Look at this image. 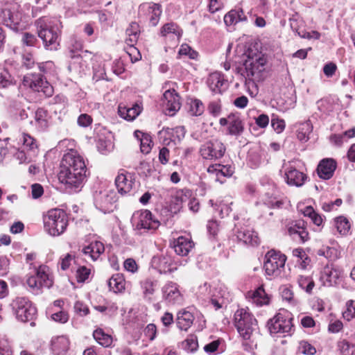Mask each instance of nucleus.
Returning <instances> with one entry per match:
<instances>
[{
	"label": "nucleus",
	"instance_id": "nucleus-48",
	"mask_svg": "<svg viewBox=\"0 0 355 355\" xmlns=\"http://www.w3.org/2000/svg\"><path fill=\"white\" fill-rule=\"evenodd\" d=\"M184 345L187 351L189 352H195L198 347L197 337L194 335H189L185 340Z\"/></svg>",
	"mask_w": 355,
	"mask_h": 355
},
{
	"label": "nucleus",
	"instance_id": "nucleus-38",
	"mask_svg": "<svg viewBox=\"0 0 355 355\" xmlns=\"http://www.w3.org/2000/svg\"><path fill=\"white\" fill-rule=\"evenodd\" d=\"M334 226L341 235L347 234L350 229V223L347 218L340 216L334 219Z\"/></svg>",
	"mask_w": 355,
	"mask_h": 355
},
{
	"label": "nucleus",
	"instance_id": "nucleus-32",
	"mask_svg": "<svg viewBox=\"0 0 355 355\" xmlns=\"http://www.w3.org/2000/svg\"><path fill=\"white\" fill-rule=\"evenodd\" d=\"M236 236L239 240L246 244L254 245L259 243L257 234L247 227H242L240 230H238L236 232Z\"/></svg>",
	"mask_w": 355,
	"mask_h": 355
},
{
	"label": "nucleus",
	"instance_id": "nucleus-60",
	"mask_svg": "<svg viewBox=\"0 0 355 355\" xmlns=\"http://www.w3.org/2000/svg\"><path fill=\"white\" fill-rule=\"evenodd\" d=\"M90 274V270L83 266L77 270L76 277L78 282H85Z\"/></svg>",
	"mask_w": 355,
	"mask_h": 355
},
{
	"label": "nucleus",
	"instance_id": "nucleus-44",
	"mask_svg": "<svg viewBox=\"0 0 355 355\" xmlns=\"http://www.w3.org/2000/svg\"><path fill=\"white\" fill-rule=\"evenodd\" d=\"M141 286L144 297L150 298L155 292L156 283L151 279H146L141 282Z\"/></svg>",
	"mask_w": 355,
	"mask_h": 355
},
{
	"label": "nucleus",
	"instance_id": "nucleus-58",
	"mask_svg": "<svg viewBox=\"0 0 355 355\" xmlns=\"http://www.w3.org/2000/svg\"><path fill=\"white\" fill-rule=\"evenodd\" d=\"M295 30L298 35L302 38L318 40L320 37V34L315 31L306 32L304 31H299L297 28Z\"/></svg>",
	"mask_w": 355,
	"mask_h": 355
},
{
	"label": "nucleus",
	"instance_id": "nucleus-34",
	"mask_svg": "<svg viewBox=\"0 0 355 355\" xmlns=\"http://www.w3.org/2000/svg\"><path fill=\"white\" fill-rule=\"evenodd\" d=\"M108 286L114 293L123 292L125 289V279L120 274L114 275L109 279Z\"/></svg>",
	"mask_w": 355,
	"mask_h": 355
},
{
	"label": "nucleus",
	"instance_id": "nucleus-31",
	"mask_svg": "<svg viewBox=\"0 0 355 355\" xmlns=\"http://www.w3.org/2000/svg\"><path fill=\"white\" fill-rule=\"evenodd\" d=\"M189 191H184L183 190H179L175 193L170 204V210L171 212L177 213L181 209L183 203L189 199Z\"/></svg>",
	"mask_w": 355,
	"mask_h": 355
},
{
	"label": "nucleus",
	"instance_id": "nucleus-37",
	"mask_svg": "<svg viewBox=\"0 0 355 355\" xmlns=\"http://www.w3.org/2000/svg\"><path fill=\"white\" fill-rule=\"evenodd\" d=\"M34 124L40 130L46 129L49 125L48 113L42 108H39L35 112Z\"/></svg>",
	"mask_w": 355,
	"mask_h": 355
},
{
	"label": "nucleus",
	"instance_id": "nucleus-42",
	"mask_svg": "<svg viewBox=\"0 0 355 355\" xmlns=\"http://www.w3.org/2000/svg\"><path fill=\"white\" fill-rule=\"evenodd\" d=\"M313 127L310 122L301 123L297 130V137L302 141H306L312 132Z\"/></svg>",
	"mask_w": 355,
	"mask_h": 355
},
{
	"label": "nucleus",
	"instance_id": "nucleus-63",
	"mask_svg": "<svg viewBox=\"0 0 355 355\" xmlns=\"http://www.w3.org/2000/svg\"><path fill=\"white\" fill-rule=\"evenodd\" d=\"M37 41L36 37L32 33H25L22 37L23 43L27 46H33Z\"/></svg>",
	"mask_w": 355,
	"mask_h": 355
},
{
	"label": "nucleus",
	"instance_id": "nucleus-14",
	"mask_svg": "<svg viewBox=\"0 0 355 355\" xmlns=\"http://www.w3.org/2000/svg\"><path fill=\"white\" fill-rule=\"evenodd\" d=\"M219 123L222 126L227 125V134L239 137L244 131V124L237 114L231 113L227 117L220 118Z\"/></svg>",
	"mask_w": 355,
	"mask_h": 355
},
{
	"label": "nucleus",
	"instance_id": "nucleus-51",
	"mask_svg": "<svg viewBox=\"0 0 355 355\" xmlns=\"http://www.w3.org/2000/svg\"><path fill=\"white\" fill-rule=\"evenodd\" d=\"M347 309L343 312L344 318L349 321L355 317V301L349 300L347 302Z\"/></svg>",
	"mask_w": 355,
	"mask_h": 355
},
{
	"label": "nucleus",
	"instance_id": "nucleus-17",
	"mask_svg": "<svg viewBox=\"0 0 355 355\" xmlns=\"http://www.w3.org/2000/svg\"><path fill=\"white\" fill-rule=\"evenodd\" d=\"M139 24L136 22H132L130 24L129 27L126 29V35H127V43L131 46L129 52L130 56L132 55V53H137V55L135 57L134 60L131 58L132 61L136 62L141 59V56L139 52L133 47V44L137 41L139 36Z\"/></svg>",
	"mask_w": 355,
	"mask_h": 355
},
{
	"label": "nucleus",
	"instance_id": "nucleus-20",
	"mask_svg": "<svg viewBox=\"0 0 355 355\" xmlns=\"http://www.w3.org/2000/svg\"><path fill=\"white\" fill-rule=\"evenodd\" d=\"M143 107L141 103H136L131 106H126L123 104H120L118 107L119 115L129 121L135 120L138 116L141 111Z\"/></svg>",
	"mask_w": 355,
	"mask_h": 355
},
{
	"label": "nucleus",
	"instance_id": "nucleus-13",
	"mask_svg": "<svg viewBox=\"0 0 355 355\" xmlns=\"http://www.w3.org/2000/svg\"><path fill=\"white\" fill-rule=\"evenodd\" d=\"M60 167L68 168L85 175L86 165L83 158L74 150L65 153L62 159Z\"/></svg>",
	"mask_w": 355,
	"mask_h": 355
},
{
	"label": "nucleus",
	"instance_id": "nucleus-40",
	"mask_svg": "<svg viewBox=\"0 0 355 355\" xmlns=\"http://www.w3.org/2000/svg\"><path fill=\"white\" fill-rule=\"evenodd\" d=\"M188 112L191 116H200L203 114L205 107L201 101L198 99H191L187 103Z\"/></svg>",
	"mask_w": 355,
	"mask_h": 355
},
{
	"label": "nucleus",
	"instance_id": "nucleus-23",
	"mask_svg": "<svg viewBox=\"0 0 355 355\" xmlns=\"http://www.w3.org/2000/svg\"><path fill=\"white\" fill-rule=\"evenodd\" d=\"M140 10L147 12L153 26H156L158 24L162 14L160 5L154 3H145L140 6Z\"/></svg>",
	"mask_w": 355,
	"mask_h": 355
},
{
	"label": "nucleus",
	"instance_id": "nucleus-1",
	"mask_svg": "<svg viewBox=\"0 0 355 355\" xmlns=\"http://www.w3.org/2000/svg\"><path fill=\"white\" fill-rule=\"evenodd\" d=\"M243 75L247 79L246 85H251L253 92L251 94H257L256 82L263 80L267 76L266 64L267 59L265 55L259 51L254 46H249L243 53Z\"/></svg>",
	"mask_w": 355,
	"mask_h": 355
},
{
	"label": "nucleus",
	"instance_id": "nucleus-46",
	"mask_svg": "<svg viewBox=\"0 0 355 355\" xmlns=\"http://www.w3.org/2000/svg\"><path fill=\"white\" fill-rule=\"evenodd\" d=\"M21 141H23L24 148L26 150L33 152V155H35V150L37 149V144L35 139L29 135L24 133L21 136Z\"/></svg>",
	"mask_w": 355,
	"mask_h": 355
},
{
	"label": "nucleus",
	"instance_id": "nucleus-30",
	"mask_svg": "<svg viewBox=\"0 0 355 355\" xmlns=\"http://www.w3.org/2000/svg\"><path fill=\"white\" fill-rule=\"evenodd\" d=\"M105 251V247L101 241H93L83 249V252L88 255L92 261H96Z\"/></svg>",
	"mask_w": 355,
	"mask_h": 355
},
{
	"label": "nucleus",
	"instance_id": "nucleus-3",
	"mask_svg": "<svg viewBox=\"0 0 355 355\" xmlns=\"http://www.w3.org/2000/svg\"><path fill=\"white\" fill-rule=\"evenodd\" d=\"M38 37L46 50H57L61 34V23L55 19L42 17L35 22Z\"/></svg>",
	"mask_w": 355,
	"mask_h": 355
},
{
	"label": "nucleus",
	"instance_id": "nucleus-27",
	"mask_svg": "<svg viewBox=\"0 0 355 355\" xmlns=\"http://www.w3.org/2000/svg\"><path fill=\"white\" fill-rule=\"evenodd\" d=\"M305 175L293 167L286 168L285 171V179L289 185L300 187L305 180Z\"/></svg>",
	"mask_w": 355,
	"mask_h": 355
},
{
	"label": "nucleus",
	"instance_id": "nucleus-61",
	"mask_svg": "<svg viewBox=\"0 0 355 355\" xmlns=\"http://www.w3.org/2000/svg\"><path fill=\"white\" fill-rule=\"evenodd\" d=\"M12 84L11 76L7 71L0 73V86L5 88Z\"/></svg>",
	"mask_w": 355,
	"mask_h": 355
},
{
	"label": "nucleus",
	"instance_id": "nucleus-56",
	"mask_svg": "<svg viewBox=\"0 0 355 355\" xmlns=\"http://www.w3.org/2000/svg\"><path fill=\"white\" fill-rule=\"evenodd\" d=\"M280 292L282 298L288 302H293L294 294L293 291L288 286H282L280 287Z\"/></svg>",
	"mask_w": 355,
	"mask_h": 355
},
{
	"label": "nucleus",
	"instance_id": "nucleus-39",
	"mask_svg": "<svg viewBox=\"0 0 355 355\" xmlns=\"http://www.w3.org/2000/svg\"><path fill=\"white\" fill-rule=\"evenodd\" d=\"M297 282L301 288L307 293H311L315 286V283L310 276L300 274L297 277Z\"/></svg>",
	"mask_w": 355,
	"mask_h": 355
},
{
	"label": "nucleus",
	"instance_id": "nucleus-33",
	"mask_svg": "<svg viewBox=\"0 0 355 355\" xmlns=\"http://www.w3.org/2000/svg\"><path fill=\"white\" fill-rule=\"evenodd\" d=\"M194 320L193 314L186 310L179 311L177 317L178 327L183 331H187L192 325Z\"/></svg>",
	"mask_w": 355,
	"mask_h": 355
},
{
	"label": "nucleus",
	"instance_id": "nucleus-36",
	"mask_svg": "<svg viewBox=\"0 0 355 355\" xmlns=\"http://www.w3.org/2000/svg\"><path fill=\"white\" fill-rule=\"evenodd\" d=\"M246 17L242 10H232L224 17V22L227 26H232L241 21L245 20Z\"/></svg>",
	"mask_w": 355,
	"mask_h": 355
},
{
	"label": "nucleus",
	"instance_id": "nucleus-22",
	"mask_svg": "<svg viewBox=\"0 0 355 355\" xmlns=\"http://www.w3.org/2000/svg\"><path fill=\"white\" fill-rule=\"evenodd\" d=\"M172 245L176 254L180 256L187 255L193 247V241L184 236L174 239Z\"/></svg>",
	"mask_w": 355,
	"mask_h": 355
},
{
	"label": "nucleus",
	"instance_id": "nucleus-28",
	"mask_svg": "<svg viewBox=\"0 0 355 355\" xmlns=\"http://www.w3.org/2000/svg\"><path fill=\"white\" fill-rule=\"evenodd\" d=\"M288 232L295 240L298 239L304 242L309 239V234L304 227L303 221H298L291 224L288 227Z\"/></svg>",
	"mask_w": 355,
	"mask_h": 355
},
{
	"label": "nucleus",
	"instance_id": "nucleus-5",
	"mask_svg": "<svg viewBox=\"0 0 355 355\" xmlns=\"http://www.w3.org/2000/svg\"><path fill=\"white\" fill-rule=\"evenodd\" d=\"M270 334L277 336H291L294 331L293 318L287 312H281L276 314L268 322Z\"/></svg>",
	"mask_w": 355,
	"mask_h": 355
},
{
	"label": "nucleus",
	"instance_id": "nucleus-43",
	"mask_svg": "<svg viewBox=\"0 0 355 355\" xmlns=\"http://www.w3.org/2000/svg\"><path fill=\"white\" fill-rule=\"evenodd\" d=\"M293 255L297 258V262L300 264V267L304 270L310 263L311 259L306 252L302 248H295L292 252Z\"/></svg>",
	"mask_w": 355,
	"mask_h": 355
},
{
	"label": "nucleus",
	"instance_id": "nucleus-6",
	"mask_svg": "<svg viewBox=\"0 0 355 355\" xmlns=\"http://www.w3.org/2000/svg\"><path fill=\"white\" fill-rule=\"evenodd\" d=\"M0 16L5 25L13 31H17L22 28L21 24L23 15L18 3L15 2L5 3Z\"/></svg>",
	"mask_w": 355,
	"mask_h": 355
},
{
	"label": "nucleus",
	"instance_id": "nucleus-19",
	"mask_svg": "<svg viewBox=\"0 0 355 355\" xmlns=\"http://www.w3.org/2000/svg\"><path fill=\"white\" fill-rule=\"evenodd\" d=\"M163 297L171 304L180 303L182 295L176 283L170 282L162 288Z\"/></svg>",
	"mask_w": 355,
	"mask_h": 355
},
{
	"label": "nucleus",
	"instance_id": "nucleus-9",
	"mask_svg": "<svg viewBox=\"0 0 355 355\" xmlns=\"http://www.w3.org/2000/svg\"><path fill=\"white\" fill-rule=\"evenodd\" d=\"M132 223L139 234L150 230H156L159 225V221L153 219L152 214L148 210L135 212L132 217Z\"/></svg>",
	"mask_w": 355,
	"mask_h": 355
},
{
	"label": "nucleus",
	"instance_id": "nucleus-26",
	"mask_svg": "<svg viewBox=\"0 0 355 355\" xmlns=\"http://www.w3.org/2000/svg\"><path fill=\"white\" fill-rule=\"evenodd\" d=\"M246 297L250 302L257 306H263L268 304L269 302V297L262 286L257 288L254 291L248 292Z\"/></svg>",
	"mask_w": 355,
	"mask_h": 355
},
{
	"label": "nucleus",
	"instance_id": "nucleus-52",
	"mask_svg": "<svg viewBox=\"0 0 355 355\" xmlns=\"http://www.w3.org/2000/svg\"><path fill=\"white\" fill-rule=\"evenodd\" d=\"M140 148L143 153H148L151 150V138L148 134H145L140 139Z\"/></svg>",
	"mask_w": 355,
	"mask_h": 355
},
{
	"label": "nucleus",
	"instance_id": "nucleus-45",
	"mask_svg": "<svg viewBox=\"0 0 355 355\" xmlns=\"http://www.w3.org/2000/svg\"><path fill=\"white\" fill-rule=\"evenodd\" d=\"M319 256H323L329 260H336L338 257V252L337 249L329 246H323L318 251Z\"/></svg>",
	"mask_w": 355,
	"mask_h": 355
},
{
	"label": "nucleus",
	"instance_id": "nucleus-8",
	"mask_svg": "<svg viewBox=\"0 0 355 355\" xmlns=\"http://www.w3.org/2000/svg\"><path fill=\"white\" fill-rule=\"evenodd\" d=\"M22 85L33 92H42L46 96H51L53 94V87L40 73H27L22 80Z\"/></svg>",
	"mask_w": 355,
	"mask_h": 355
},
{
	"label": "nucleus",
	"instance_id": "nucleus-64",
	"mask_svg": "<svg viewBox=\"0 0 355 355\" xmlns=\"http://www.w3.org/2000/svg\"><path fill=\"white\" fill-rule=\"evenodd\" d=\"M92 117L87 114H80L78 118V124L82 127H87L92 123Z\"/></svg>",
	"mask_w": 355,
	"mask_h": 355
},
{
	"label": "nucleus",
	"instance_id": "nucleus-49",
	"mask_svg": "<svg viewBox=\"0 0 355 355\" xmlns=\"http://www.w3.org/2000/svg\"><path fill=\"white\" fill-rule=\"evenodd\" d=\"M178 55L180 56L186 55L190 59L194 60L197 58L198 53L196 51L193 50L188 44H183L179 49Z\"/></svg>",
	"mask_w": 355,
	"mask_h": 355
},
{
	"label": "nucleus",
	"instance_id": "nucleus-11",
	"mask_svg": "<svg viewBox=\"0 0 355 355\" xmlns=\"http://www.w3.org/2000/svg\"><path fill=\"white\" fill-rule=\"evenodd\" d=\"M226 148L218 139L207 141L200 148V154L202 159L208 160L218 159L223 157Z\"/></svg>",
	"mask_w": 355,
	"mask_h": 355
},
{
	"label": "nucleus",
	"instance_id": "nucleus-21",
	"mask_svg": "<svg viewBox=\"0 0 355 355\" xmlns=\"http://www.w3.org/2000/svg\"><path fill=\"white\" fill-rule=\"evenodd\" d=\"M336 168V162L333 159L327 158L319 163L317 171L320 178L329 180L333 176Z\"/></svg>",
	"mask_w": 355,
	"mask_h": 355
},
{
	"label": "nucleus",
	"instance_id": "nucleus-47",
	"mask_svg": "<svg viewBox=\"0 0 355 355\" xmlns=\"http://www.w3.org/2000/svg\"><path fill=\"white\" fill-rule=\"evenodd\" d=\"M298 350L304 355H314L316 353L315 347L306 340H302L299 343Z\"/></svg>",
	"mask_w": 355,
	"mask_h": 355
},
{
	"label": "nucleus",
	"instance_id": "nucleus-53",
	"mask_svg": "<svg viewBox=\"0 0 355 355\" xmlns=\"http://www.w3.org/2000/svg\"><path fill=\"white\" fill-rule=\"evenodd\" d=\"M271 125L277 133H281L284 130L286 124L284 120L273 115L271 119Z\"/></svg>",
	"mask_w": 355,
	"mask_h": 355
},
{
	"label": "nucleus",
	"instance_id": "nucleus-16",
	"mask_svg": "<svg viewBox=\"0 0 355 355\" xmlns=\"http://www.w3.org/2000/svg\"><path fill=\"white\" fill-rule=\"evenodd\" d=\"M341 276L342 271L340 269L326 266L321 272L320 279L323 286H331L339 282Z\"/></svg>",
	"mask_w": 355,
	"mask_h": 355
},
{
	"label": "nucleus",
	"instance_id": "nucleus-18",
	"mask_svg": "<svg viewBox=\"0 0 355 355\" xmlns=\"http://www.w3.org/2000/svg\"><path fill=\"white\" fill-rule=\"evenodd\" d=\"M163 104L169 115H173L180 108V96L174 89L167 90L163 95Z\"/></svg>",
	"mask_w": 355,
	"mask_h": 355
},
{
	"label": "nucleus",
	"instance_id": "nucleus-4",
	"mask_svg": "<svg viewBox=\"0 0 355 355\" xmlns=\"http://www.w3.org/2000/svg\"><path fill=\"white\" fill-rule=\"evenodd\" d=\"M45 232L52 236L62 234L68 226V217L66 212L60 209L49 210L43 216Z\"/></svg>",
	"mask_w": 355,
	"mask_h": 355
},
{
	"label": "nucleus",
	"instance_id": "nucleus-55",
	"mask_svg": "<svg viewBox=\"0 0 355 355\" xmlns=\"http://www.w3.org/2000/svg\"><path fill=\"white\" fill-rule=\"evenodd\" d=\"M74 261V256L71 254H67L60 259V268L63 270H66L69 268L72 262Z\"/></svg>",
	"mask_w": 355,
	"mask_h": 355
},
{
	"label": "nucleus",
	"instance_id": "nucleus-25",
	"mask_svg": "<svg viewBox=\"0 0 355 355\" xmlns=\"http://www.w3.org/2000/svg\"><path fill=\"white\" fill-rule=\"evenodd\" d=\"M115 184L120 193L125 194L129 193L132 190L133 185L131 175L124 173H119L116 178Z\"/></svg>",
	"mask_w": 355,
	"mask_h": 355
},
{
	"label": "nucleus",
	"instance_id": "nucleus-54",
	"mask_svg": "<svg viewBox=\"0 0 355 355\" xmlns=\"http://www.w3.org/2000/svg\"><path fill=\"white\" fill-rule=\"evenodd\" d=\"M208 112L214 116H218L221 112V104L219 101H213L208 105Z\"/></svg>",
	"mask_w": 355,
	"mask_h": 355
},
{
	"label": "nucleus",
	"instance_id": "nucleus-29",
	"mask_svg": "<svg viewBox=\"0 0 355 355\" xmlns=\"http://www.w3.org/2000/svg\"><path fill=\"white\" fill-rule=\"evenodd\" d=\"M182 31L174 23L164 24L160 31L162 37L168 38L175 42L178 41L182 36Z\"/></svg>",
	"mask_w": 355,
	"mask_h": 355
},
{
	"label": "nucleus",
	"instance_id": "nucleus-41",
	"mask_svg": "<svg viewBox=\"0 0 355 355\" xmlns=\"http://www.w3.org/2000/svg\"><path fill=\"white\" fill-rule=\"evenodd\" d=\"M94 338L96 342L103 347H109L112 343V338L110 335L105 334L102 329H98L93 333Z\"/></svg>",
	"mask_w": 355,
	"mask_h": 355
},
{
	"label": "nucleus",
	"instance_id": "nucleus-24",
	"mask_svg": "<svg viewBox=\"0 0 355 355\" xmlns=\"http://www.w3.org/2000/svg\"><path fill=\"white\" fill-rule=\"evenodd\" d=\"M69 345L70 341L65 336L54 337L51 340V349L55 355H65Z\"/></svg>",
	"mask_w": 355,
	"mask_h": 355
},
{
	"label": "nucleus",
	"instance_id": "nucleus-7",
	"mask_svg": "<svg viewBox=\"0 0 355 355\" xmlns=\"http://www.w3.org/2000/svg\"><path fill=\"white\" fill-rule=\"evenodd\" d=\"M286 257L279 251L271 250L265 255L263 268L271 277H278L284 268Z\"/></svg>",
	"mask_w": 355,
	"mask_h": 355
},
{
	"label": "nucleus",
	"instance_id": "nucleus-57",
	"mask_svg": "<svg viewBox=\"0 0 355 355\" xmlns=\"http://www.w3.org/2000/svg\"><path fill=\"white\" fill-rule=\"evenodd\" d=\"M51 318L56 322L61 324L66 323L69 320V315L67 312L60 311L59 312L52 314Z\"/></svg>",
	"mask_w": 355,
	"mask_h": 355
},
{
	"label": "nucleus",
	"instance_id": "nucleus-59",
	"mask_svg": "<svg viewBox=\"0 0 355 355\" xmlns=\"http://www.w3.org/2000/svg\"><path fill=\"white\" fill-rule=\"evenodd\" d=\"M10 261L7 257L0 255V276L6 275L9 268Z\"/></svg>",
	"mask_w": 355,
	"mask_h": 355
},
{
	"label": "nucleus",
	"instance_id": "nucleus-15",
	"mask_svg": "<svg viewBox=\"0 0 355 355\" xmlns=\"http://www.w3.org/2000/svg\"><path fill=\"white\" fill-rule=\"evenodd\" d=\"M26 283L35 292L39 291L43 287L49 288L52 285V281L50 279L44 266H40L37 270L35 275L28 277Z\"/></svg>",
	"mask_w": 355,
	"mask_h": 355
},
{
	"label": "nucleus",
	"instance_id": "nucleus-10",
	"mask_svg": "<svg viewBox=\"0 0 355 355\" xmlns=\"http://www.w3.org/2000/svg\"><path fill=\"white\" fill-rule=\"evenodd\" d=\"M12 307L17 318L22 322L32 320L36 314V309L24 297H17L12 302Z\"/></svg>",
	"mask_w": 355,
	"mask_h": 355
},
{
	"label": "nucleus",
	"instance_id": "nucleus-2",
	"mask_svg": "<svg viewBox=\"0 0 355 355\" xmlns=\"http://www.w3.org/2000/svg\"><path fill=\"white\" fill-rule=\"evenodd\" d=\"M234 324L243 345L251 349L256 347L259 331L255 318L245 309H241L234 313Z\"/></svg>",
	"mask_w": 355,
	"mask_h": 355
},
{
	"label": "nucleus",
	"instance_id": "nucleus-50",
	"mask_svg": "<svg viewBox=\"0 0 355 355\" xmlns=\"http://www.w3.org/2000/svg\"><path fill=\"white\" fill-rule=\"evenodd\" d=\"M220 172L216 174V180L223 182L222 178L230 177L233 173V170L230 166L220 164Z\"/></svg>",
	"mask_w": 355,
	"mask_h": 355
},
{
	"label": "nucleus",
	"instance_id": "nucleus-35",
	"mask_svg": "<svg viewBox=\"0 0 355 355\" xmlns=\"http://www.w3.org/2000/svg\"><path fill=\"white\" fill-rule=\"evenodd\" d=\"M209 87L214 92H220L225 84L224 78L218 73H213L209 75L207 79Z\"/></svg>",
	"mask_w": 355,
	"mask_h": 355
},
{
	"label": "nucleus",
	"instance_id": "nucleus-62",
	"mask_svg": "<svg viewBox=\"0 0 355 355\" xmlns=\"http://www.w3.org/2000/svg\"><path fill=\"white\" fill-rule=\"evenodd\" d=\"M157 334V328L154 324H148L144 329L145 336L153 340L155 339Z\"/></svg>",
	"mask_w": 355,
	"mask_h": 355
},
{
	"label": "nucleus",
	"instance_id": "nucleus-12",
	"mask_svg": "<svg viewBox=\"0 0 355 355\" xmlns=\"http://www.w3.org/2000/svg\"><path fill=\"white\" fill-rule=\"evenodd\" d=\"M85 177V174L65 167H60L58 174L60 182L70 189H78L82 184Z\"/></svg>",
	"mask_w": 355,
	"mask_h": 355
}]
</instances>
